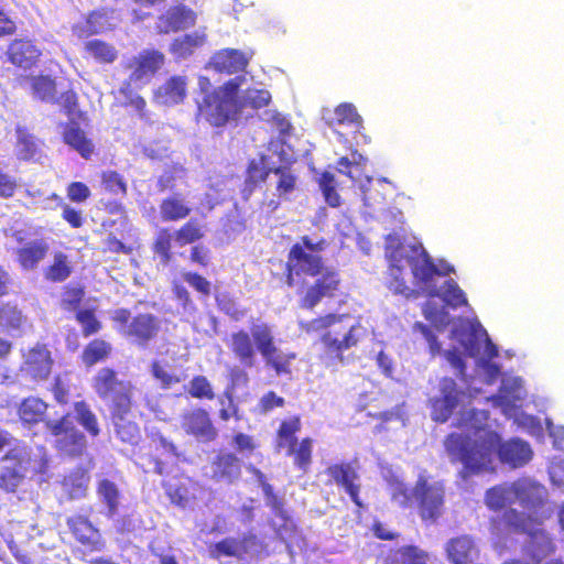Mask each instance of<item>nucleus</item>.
Here are the masks:
<instances>
[{"label": "nucleus", "mask_w": 564, "mask_h": 564, "mask_svg": "<svg viewBox=\"0 0 564 564\" xmlns=\"http://www.w3.org/2000/svg\"><path fill=\"white\" fill-rule=\"evenodd\" d=\"M485 503L491 511H503L489 520L490 533L499 540L510 534H525L529 538V554L535 562L551 555L555 545L549 533L541 528L549 514L547 488L531 477H520L510 484L497 485L485 494Z\"/></svg>", "instance_id": "f257e3e1"}, {"label": "nucleus", "mask_w": 564, "mask_h": 564, "mask_svg": "<svg viewBox=\"0 0 564 564\" xmlns=\"http://www.w3.org/2000/svg\"><path fill=\"white\" fill-rule=\"evenodd\" d=\"M444 448L452 463H460L459 475L463 479L487 470L492 463V454L497 453L499 460L512 468L527 465L533 452L527 442L512 438L501 442L495 431L485 432L475 443L460 433H449L444 438Z\"/></svg>", "instance_id": "f03ea898"}, {"label": "nucleus", "mask_w": 564, "mask_h": 564, "mask_svg": "<svg viewBox=\"0 0 564 564\" xmlns=\"http://www.w3.org/2000/svg\"><path fill=\"white\" fill-rule=\"evenodd\" d=\"M246 80V76H238L227 83L226 91L206 96L199 104V115L219 127L230 119H236L238 115L246 113V117H249L247 108L258 109L265 106L271 99L268 90L247 88L241 90L240 95V86Z\"/></svg>", "instance_id": "7ed1b4c3"}, {"label": "nucleus", "mask_w": 564, "mask_h": 564, "mask_svg": "<svg viewBox=\"0 0 564 564\" xmlns=\"http://www.w3.org/2000/svg\"><path fill=\"white\" fill-rule=\"evenodd\" d=\"M348 314L329 313L310 321L306 330L324 332L319 338L324 351L344 361V352L356 347L362 337V326L359 323L348 324Z\"/></svg>", "instance_id": "20e7f679"}, {"label": "nucleus", "mask_w": 564, "mask_h": 564, "mask_svg": "<svg viewBox=\"0 0 564 564\" xmlns=\"http://www.w3.org/2000/svg\"><path fill=\"white\" fill-rule=\"evenodd\" d=\"M408 264L415 281V285L425 292L429 297L440 296L438 289L433 283L435 275H448L454 272V267L442 262L437 267L424 247L412 245L408 254Z\"/></svg>", "instance_id": "39448f33"}, {"label": "nucleus", "mask_w": 564, "mask_h": 564, "mask_svg": "<svg viewBox=\"0 0 564 564\" xmlns=\"http://www.w3.org/2000/svg\"><path fill=\"white\" fill-rule=\"evenodd\" d=\"M31 467V448L17 442L0 460V489L14 492L24 481Z\"/></svg>", "instance_id": "423d86ee"}, {"label": "nucleus", "mask_w": 564, "mask_h": 564, "mask_svg": "<svg viewBox=\"0 0 564 564\" xmlns=\"http://www.w3.org/2000/svg\"><path fill=\"white\" fill-rule=\"evenodd\" d=\"M94 388L99 398L111 402V411H131V384L120 380L112 369L101 368L94 379Z\"/></svg>", "instance_id": "0eeeda50"}, {"label": "nucleus", "mask_w": 564, "mask_h": 564, "mask_svg": "<svg viewBox=\"0 0 564 564\" xmlns=\"http://www.w3.org/2000/svg\"><path fill=\"white\" fill-rule=\"evenodd\" d=\"M417 501L419 516L424 523H435L443 513L445 491L441 485H431L420 478L413 490Z\"/></svg>", "instance_id": "6e6552de"}, {"label": "nucleus", "mask_w": 564, "mask_h": 564, "mask_svg": "<svg viewBox=\"0 0 564 564\" xmlns=\"http://www.w3.org/2000/svg\"><path fill=\"white\" fill-rule=\"evenodd\" d=\"M164 55L154 50H144L133 56L127 65L130 70L128 86L138 89L145 86L154 74L163 66Z\"/></svg>", "instance_id": "1a4fd4ad"}, {"label": "nucleus", "mask_w": 564, "mask_h": 564, "mask_svg": "<svg viewBox=\"0 0 564 564\" xmlns=\"http://www.w3.org/2000/svg\"><path fill=\"white\" fill-rule=\"evenodd\" d=\"M341 293L339 272L334 269L322 270L302 297V307L312 310L322 301L333 300Z\"/></svg>", "instance_id": "9d476101"}, {"label": "nucleus", "mask_w": 564, "mask_h": 564, "mask_svg": "<svg viewBox=\"0 0 564 564\" xmlns=\"http://www.w3.org/2000/svg\"><path fill=\"white\" fill-rule=\"evenodd\" d=\"M324 474L327 476V486L336 485L344 489L358 509L364 508V502L360 498L361 485L359 484V475L351 463L340 462L330 464L325 468Z\"/></svg>", "instance_id": "9b49d317"}, {"label": "nucleus", "mask_w": 564, "mask_h": 564, "mask_svg": "<svg viewBox=\"0 0 564 564\" xmlns=\"http://www.w3.org/2000/svg\"><path fill=\"white\" fill-rule=\"evenodd\" d=\"M464 394L453 378L444 377L440 381V395L429 400L431 417L436 423H445L452 416Z\"/></svg>", "instance_id": "f8f14e48"}, {"label": "nucleus", "mask_w": 564, "mask_h": 564, "mask_svg": "<svg viewBox=\"0 0 564 564\" xmlns=\"http://www.w3.org/2000/svg\"><path fill=\"white\" fill-rule=\"evenodd\" d=\"M286 278L290 285L294 282V276L308 275L316 276L324 269V261L319 254H314L304 248L301 243H295L288 257Z\"/></svg>", "instance_id": "ddd939ff"}, {"label": "nucleus", "mask_w": 564, "mask_h": 564, "mask_svg": "<svg viewBox=\"0 0 564 564\" xmlns=\"http://www.w3.org/2000/svg\"><path fill=\"white\" fill-rule=\"evenodd\" d=\"M47 427L56 437L58 451L68 456H79L86 448L85 435L73 426L68 417L58 422H47Z\"/></svg>", "instance_id": "4468645a"}, {"label": "nucleus", "mask_w": 564, "mask_h": 564, "mask_svg": "<svg viewBox=\"0 0 564 564\" xmlns=\"http://www.w3.org/2000/svg\"><path fill=\"white\" fill-rule=\"evenodd\" d=\"M444 551L451 564H471L479 555L477 544L469 534L451 538L445 543Z\"/></svg>", "instance_id": "2eb2a0df"}, {"label": "nucleus", "mask_w": 564, "mask_h": 564, "mask_svg": "<svg viewBox=\"0 0 564 564\" xmlns=\"http://www.w3.org/2000/svg\"><path fill=\"white\" fill-rule=\"evenodd\" d=\"M161 327L160 319L152 314H139L124 327L123 335L132 338L139 346H145L156 337Z\"/></svg>", "instance_id": "dca6fc26"}, {"label": "nucleus", "mask_w": 564, "mask_h": 564, "mask_svg": "<svg viewBox=\"0 0 564 564\" xmlns=\"http://www.w3.org/2000/svg\"><path fill=\"white\" fill-rule=\"evenodd\" d=\"M53 360L43 345H36L24 355L21 371L34 380H43L51 373Z\"/></svg>", "instance_id": "f3484780"}, {"label": "nucleus", "mask_w": 564, "mask_h": 564, "mask_svg": "<svg viewBox=\"0 0 564 564\" xmlns=\"http://www.w3.org/2000/svg\"><path fill=\"white\" fill-rule=\"evenodd\" d=\"M67 525L75 539L91 551H102L105 549L106 543L99 530L87 518L83 516L68 518Z\"/></svg>", "instance_id": "a211bd4d"}, {"label": "nucleus", "mask_w": 564, "mask_h": 564, "mask_svg": "<svg viewBox=\"0 0 564 564\" xmlns=\"http://www.w3.org/2000/svg\"><path fill=\"white\" fill-rule=\"evenodd\" d=\"M196 22V13L184 4L171 7L159 18L158 29L161 33L184 30Z\"/></svg>", "instance_id": "6ab92c4d"}, {"label": "nucleus", "mask_w": 564, "mask_h": 564, "mask_svg": "<svg viewBox=\"0 0 564 564\" xmlns=\"http://www.w3.org/2000/svg\"><path fill=\"white\" fill-rule=\"evenodd\" d=\"M42 51L29 39H17L7 50L8 59L15 66L30 69L34 66Z\"/></svg>", "instance_id": "aec40b11"}, {"label": "nucleus", "mask_w": 564, "mask_h": 564, "mask_svg": "<svg viewBox=\"0 0 564 564\" xmlns=\"http://www.w3.org/2000/svg\"><path fill=\"white\" fill-rule=\"evenodd\" d=\"M489 419V413L486 410H477V409H467L462 410L459 415L455 422V426L462 429L466 432H470L474 434L475 438L471 440L469 434H462L463 436H468L471 443H475L479 440L485 432H489L490 430H485V425Z\"/></svg>", "instance_id": "412c9836"}, {"label": "nucleus", "mask_w": 564, "mask_h": 564, "mask_svg": "<svg viewBox=\"0 0 564 564\" xmlns=\"http://www.w3.org/2000/svg\"><path fill=\"white\" fill-rule=\"evenodd\" d=\"M183 426L188 434L202 442L213 441L217 435L208 413L200 409L185 415Z\"/></svg>", "instance_id": "4be33fe9"}, {"label": "nucleus", "mask_w": 564, "mask_h": 564, "mask_svg": "<svg viewBox=\"0 0 564 564\" xmlns=\"http://www.w3.org/2000/svg\"><path fill=\"white\" fill-rule=\"evenodd\" d=\"M254 543V536H243L242 539L227 538L210 545L209 555L215 560H220L223 556L240 558L250 552V546Z\"/></svg>", "instance_id": "5701e85b"}, {"label": "nucleus", "mask_w": 564, "mask_h": 564, "mask_svg": "<svg viewBox=\"0 0 564 564\" xmlns=\"http://www.w3.org/2000/svg\"><path fill=\"white\" fill-rule=\"evenodd\" d=\"M249 57L238 50L227 48L213 56L210 66L219 73L234 74L246 67Z\"/></svg>", "instance_id": "b1692460"}, {"label": "nucleus", "mask_w": 564, "mask_h": 564, "mask_svg": "<svg viewBox=\"0 0 564 564\" xmlns=\"http://www.w3.org/2000/svg\"><path fill=\"white\" fill-rule=\"evenodd\" d=\"M310 153L308 141L303 132L284 121V161L292 163Z\"/></svg>", "instance_id": "393cba45"}, {"label": "nucleus", "mask_w": 564, "mask_h": 564, "mask_svg": "<svg viewBox=\"0 0 564 564\" xmlns=\"http://www.w3.org/2000/svg\"><path fill=\"white\" fill-rule=\"evenodd\" d=\"M401 262H391L388 268L387 288L395 295H401L405 299H416L425 294L420 286L412 289L405 280L404 268L400 265Z\"/></svg>", "instance_id": "a878e982"}, {"label": "nucleus", "mask_w": 564, "mask_h": 564, "mask_svg": "<svg viewBox=\"0 0 564 564\" xmlns=\"http://www.w3.org/2000/svg\"><path fill=\"white\" fill-rule=\"evenodd\" d=\"M187 80L184 76H172L155 91V99L162 105H176L186 96Z\"/></svg>", "instance_id": "bb28decb"}, {"label": "nucleus", "mask_w": 564, "mask_h": 564, "mask_svg": "<svg viewBox=\"0 0 564 564\" xmlns=\"http://www.w3.org/2000/svg\"><path fill=\"white\" fill-rule=\"evenodd\" d=\"M430 553L417 545L406 544L393 550L382 564H429Z\"/></svg>", "instance_id": "cd10ccee"}, {"label": "nucleus", "mask_w": 564, "mask_h": 564, "mask_svg": "<svg viewBox=\"0 0 564 564\" xmlns=\"http://www.w3.org/2000/svg\"><path fill=\"white\" fill-rule=\"evenodd\" d=\"M90 476L84 468H76L64 477L62 481L63 494L69 500L83 499L87 495Z\"/></svg>", "instance_id": "c85d7f7f"}, {"label": "nucleus", "mask_w": 564, "mask_h": 564, "mask_svg": "<svg viewBox=\"0 0 564 564\" xmlns=\"http://www.w3.org/2000/svg\"><path fill=\"white\" fill-rule=\"evenodd\" d=\"M48 249L44 239L28 241L18 250L19 263L24 270H32L45 258Z\"/></svg>", "instance_id": "c756f323"}, {"label": "nucleus", "mask_w": 564, "mask_h": 564, "mask_svg": "<svg viewBox=\"0 0 564 564\" xmlns=\"http://www.w3.org/2000/svg\"><path fill=\"white\" fill-rule=\"evenodd\" d=\"M286 455L291 456L294 466L302 473H306L312 464L313 440L304 437L302 441L292 438L286 442Z\"/></svg>", "instance_id": "7c9ffc66"}, {"label": "nucleus", "mask_w": 564, "mask_h": 564, "mask_svg": "<svg viewBox=\"0 0 564 564\" xmlns=\"http://www.w3.org/2000/svg\"><path fill=\"white\" fill-rule=\"evenodd\" d=\"M239 475V459L234 454H221L212 465V476L217 481L232 482Z\"/></svg>", "instance_id": "2f4dec72"}, {"label": "nucleus", "mask_w": 564, "mask_h": 564, "mask_svg": "<svg viewBox=\"0 0 564 564\" xmlns=\"http://www.w3.org/2000/svg\"><path fill=\"white\" fill-rule=\"evenodd\" d=\"M96 492L99 501L107 507V516L112 518L117 513L121 500L118 486L105 478L98 481Z\"/></svg>", "instance_id": "473e14b6"}, {"label": "nucleus", "mask_w": 564, "mask_h": 564, "mask_svg": "<svg viewBox=\"0 0 564 564\" xmlns=\"http://www.w3.org/2000/svg\"><path fill=\"white\" fill-rule=\"evenodd\" d=\"M130 412L111 411L116 435L124 443L134 444L140 437L138 425L128 419Z\"/></svg>", "instance_id": "72a5a7b5"}, {"label": "nucleus", "mask_w": 564, "mask_h": 564, "mask_svg": "<svg viewBox=\"0 0 564 564\" xmlns=\"http://www.w3.org/2000/svg\"><path fill=\"white\" fill-rule=\"evenodd\" d=\"M269 172H274L279 180L276 182V188H282V174H281V165H275L274 162H270V158L263 155L259 161H252L248 169V178L247 181L257 184L259 181L264 180Z\"/></svg>", "instance_id": "f704fd0d"}, {"label": "nucleus", "mask_w": 564, "mask_h": 564, "mask_svg": "<svg viewBox=\"0 0 564 564\" xmlns=\"http://www.w3.org/2000/svg\"><path fill=\"white\" fill-rule=\"evenodd\" d=\"M39 150V141L30 134L25 128L18 126L15 147L17 156L24 161L35 160Z\"/></svg>", "instance_id": "c9c22d12"}, {"label": "nucleus", "mask_w": 564, "mask_h": 564, "mask_svg": "<svg viewBox=\"0 0 564 564\" xmlns=\"http://www.w3.org/2000/svg\"><path fill=\"white\" fill-rule=\"evenodd\" d=\"M64 140L85 159H88L94 152V144L75 123H70L66 127Z\"/></svg>", "instance_id": "e433bc0d"}, {"label": "nucleus", "mask_w": 564, "mask_h": 564, "mask_svg": "<svg viewBox=\"0 0 564 564\" xmlns=\"http://www.w3.org/2000/svg\"><path fill=\"white\" fill-rule=\"evenodd\" d=\"M86 26L87 30H83L80 24H75L73 28V32L78 37H86L91 34L100 33L109 28L112 26V24L109 21V17L107 12L104 11H95L88 15L86 19Z\"/></svg>", "instance_id": "4c0bfd02"}, {"label": "nucleus", "mask_w": 564, "mask_h": 564, "mask_svg": "<svg viewBox=\"0 0 564 564\" xmlns=\"http://www.w3.org/2000/svg\"><path fill=\"white\" fill-rule=\"evenodd\" d=\"M252 336L258 345V349L261 351L263 357L272 362L278 373L281 371V364L273 360V352L275 348L272 345V336L270 329L264 325H257L252 328Z\"/></svg>", "instance_id": "58836bf2"}, {"label": "nucleus", "mask_w": 564, "mask_h": 564, "mask_svg": "<svg viewBox=\"0 0 564 564\" xmlns=\"http://www.w3.org/2000/svg\"><path fill=\"white\" fill-rule=\"evenodd\" d=\"M231 349L242 365L248 367L252 366L256 352L251 338L246 332L232 334Z\"/></svg>", "instance_id": "ea45409f"}, {"label": "nucleus", "mask_w": 564, "mask_h": 564, "mask_svg": "<svg viewBox=\"0 0 564 564\" xmlns=\"http://www.w3.org/2000/svg\"><path fill=\"white\" fill-rule=\"evenodd\" d=\"M29 84L34 98L46 102H54L56 99V85L50 76H36L29 78Z\"/></svg>", "instance_id": "a19ab883"}, {"label": "nucleus", "mask_w": 564, "mask_h": 564, "mask_svg": "<svg viewBox=\"0 0 564 564\" xmlns=\"http://www.w3.org/2000/svg\"><path fill=\"white\" fill-rule=\"evenodd\" d=\"M317 184L329 207L337 208L341 205V198L337 192V181L332 172H322L318 176Z\"/></svg>", "instance_id": "79ce46f5"}, {"label": "nucleus", "mask_w": 564, "mask_h": 564, "mask_svg": "<svg viewBox=\"0 0 564 564\" xmlns=\"http://www.w3.org/2000/svg\"><path fill=\"white\" fill-rule=\"evenodd\" d=\"M205 42V33L195 31L176 39L172 44V52L178 57H186Z\"/></svg>", "instance_id": "37998d69"}, {"label": "nucleus", "mask_w": 564, "mask_h": 564, "mask_svg": "<svg viewBox=\"0 0 564 564\" xmlns=\"http://www.w3.org/2000/svg\"><path fill=\"white\" fill-rule=\"evenodd\" d=\"M411 247L412 246H409L406 250L403 240L398 232H390L384 238V253L389 263L402 262L403 259L408 261V254Z\"/></svg>", "instance_id": "c03bdc74"}, {"label": "nucleus", "mask_w": 564, "mask_h": 564, "mask_svg": "<svg viewBox=\"0 0 564 564\" xmlns=\"http://www.w3.org/2000/svg\"><path fill=\"white\" fill-rule=\"evenodd\" d=\"M47 409V404L39 398H28L25 399L20 408L19 415L21 420L25 423H36L44 415Z\"/></svg>", "instance_id": "a18cd8bd"}, {"label": "nucleus", "mask_w": 564, "mask_h": 564, "mask_svg": "<svg viewBox=\"0 0 564 564\" xmlns=\"http://www.w3.org/2000/svg\"><path fill=\"white\" fill-rule=\"evenodd\" d=\"M191 209L183 199L171 197L162 202L160 213L165 221H173L185 218Z\"/></svg>", "instance_id": "49530a36"}, {"label": "nucleus", "mask_w": 564, "mask_h": 564, "mask_svg": "<svg viewBox=\"0 0 564 564\" xmlns=\"http://www.w3.org/2000/svg\"><path fill=\"white\" fill-rule=\"evenodd\" d=\"M86 52L100 63H112L118 52L115 46L100 40H91L85 43Z\"/></svg>", "instance_id": "de8ad7c7"}, {"label": "nucleus", "mask_w": 564, "mask_h": 564, "mask_svg": "<svg viewBox=\"0 0 564 564\" xmlns=\"http://www.w3.org/2000/svg\"><path fill=\"white\" fill-rule=\"evenodd\" d=\"M334 120L337 124L351 126L356 129L362 128V118L352 104L344 102L334 110Z\"/></svg>", "instance_id": "09e8293b"}, {"label": "nucleus", "mask_w": 564, "mask_h": 564, "mask_svg": "<svg viewBox=\"0 0 564 564\" xmlns=\"http://www.w3.org/2000/svg\"><path fill=\"white\" fill-rule=\"evenodd\" d=\"M75 417L84 429L93 436L99 434V425L96 415L85 402H76L74 406Z\"/></svg>", "instance_id": "8fccbe9b"}, {"label": "nucleus", "mask_w": 564, "mask_h": 564, "mask_svg": "<svg viewBox=\"0 0 564 564\" xmlns=\"http://www.w3.org/2000/svg\"><path fill=\"white\" fill-rule=\"evenodd\" d=\"M441 296L446 305L451 306L452 308H457L468 304L464 291L453 279L445 281Z\"/></svg>", "instance_id": "3c124183"}, {"label": "nucleus", "mask_w": 564, "mask_h": 564, "mask_svg": "<svg viewBox=\"0 0 564 564\" xmlns=\"http://www.w3.org/2000/svg\"><path fill=\"white\" fill-rule=\"evenodd\" d=\"M25 322V316L17 305L7 303L0 306V326L4 328H20Z\"/></svg>", "instance_id": "603ef678"}, {"label": "nucleus", "mask_w": 564, "mask_h": 564, "mask_svg": "<svg viewBox=\"0 0 564 564\" xmlns=\"http://www.w3.org/2000/svg\"><path fill=\"white\" fill-rule=\"evenodd\" d=\"M111 350L108 343L101 339L93 340L83 352V361L87 366H93L96 362L105 359Z\"/></svg>", "instance_id": "864d4df0"}, {"label": "nucleus", "mask_w": 564, "mask_h": 564, "mask_svg": "<svg viewBox=\"0 0 564 564\" xmlns=\"http://www.w3.org/2000/svg\"><path fill=\"white\" fill-rule=\"evenodd\" d=\"M70 274L67 257L62 252L55 253L54 263L47 271V278L53 281H64Z\"/></svg>", "instance_id": "5fc2aeb1"}, {"label": "nucleus", "mask_w": 564, "mask_h": 564, "mask_svg": "<svg viewBox=\"0 0 564 564\" xmlns=\"http://www.w3.org/2000/svg\"><path fill=\"white\" fill-rule=\"evenodd\" d=\"M203 237L200 227L198 224L188 221L180 230L175 232V242L180 246L195 242Z\"/></svg>", "instance_id": "6e6d98bb"}, {"label": "nucleus", "mask_w": 564, "mask_h": 564, "mask_svg": "<svg viewBox=\"0 0 564 564\" xmlns=\"http://www.w3.org/2000/svg\"><path fill=\"white\" fill-rule=\"evenodd\" d=\"M192 397L194 398H206L213 399L214 392L210 382L204 376H197L192 379L189 382V390Z\"/></svg>", "instance_id": "4d7b16f0"}, {"label": "nucleus", "mask_w": 564, "mask_h": 564, "mask_svg": "<svg viewBox=\"0 0 564 564\" xmlns=\"http://www.w3.org/2000/svg\"><path fill=\"white\" fill-rule=\"evenodd\" d=\"M171 242L172 235L169 232V230H160L155 239L154 251L161 257V261L165 264L171 260Z\"/></svg>", "instance_id": "13d9d810"}, {"label": "nucleus", "mask_w": 564, "mask_h": 564, "mask_svg": "<svg viewBox=\"0 0 564 564\" xmlns=\"http://www.w3.org/2000/svg\"><path fill=\"white\" fill-rule=\"evenodd\" d=\"M181 276L189 286L202 295L208 296L210 294L212 284L204 276L193 272H182Z\"/></svg>", "instance_id": "bf43d9fd"}, {"label": "nucleus", "mask_w": 564, "mask_h": 564, "mask_svg": "<svg viewBox=\"0 0 564 564\" xmlns=\"http://www.w3.org/2000/svg\"><path fill=\"white\" fill-rule=\"evenodd\" d=\"M413 327L415 330H419L427 341L431 355L433 357L438 355L441 352V344L434 332L427 325L420 322L415 323Z\"/></svg>", "instance_id": "052dcab7"}, {"label": "nucleus", "mask_w": 564, "mask_h": 564, "mask_svg": "<svg viewBox=\"0 0 564 564\" xmlns=\"http://www.w3.org/2000/svg\"><path fill=\"white\" fill-rule=\"evenodd\" d=\"M102 183L106 189L113 194L126 193V184L117 172H105L102 174Z\"/></svg>", "instance_id": "680f3d73"}, {"label": "nucleus", "mask_w": 564, "mask_h": 564, "mask_svg": "<svg viewBox=\"0 0 564 564\" xmlns=\"http://www.w3.org/2000/svg\"><path fill=\"white\" fill-rule=\"evenodd\" d=\"M173 292H174L176 299L178 300V302L181 303L184 313L192 315L196 312V306H195L194 302L192 301L189 292L187 291V289L185 286L180 285V284H174Z\"/></svg>", "instance_id": "e2e57ef3"}, {"label": "nucleus", "mask_w": 564, "mask_h": 564, "mask_svg": "<svg viewBox=\"0 0 564 564\" xmlns=\"http://www.w3.org/2000/svg\"><path fill=\"white\" fill-rule=\"evenodd\" d=\"M77 319L82 324L86 336H89L99 329V323L90 311L78 312Z\"/></svg>", "instance_id": "0e129e2a"}, {"label": "nucleus", "mask_w": 564, "mask_h": 564, "mask_svg": "<svg viewBox=\"0 0 564 564\" xmlns=\"http://www.w3.org/2000/svg\"><path fill=\"white\" fill-rule=\"evenodd\" d=\"M153 377L161 382L162 388L167 389L178 382V379L169 373L159 362L152 365Z\"/></svg>", "instance_id": "69168bd1"}, {"label": "nucleus", "mask_w": 564, "mask_h": 564, "mask_svg": "<svg viewBox=\"0 0 564 564\" xmlns=\"http://www.w3.org/2000/svg\"><path fill=\"white\" fill-rule=\"evenodd\" d=\"M445 357L451 366L456 369L457 376L463 379L465 377L466 364L460 352L456 349H451L445 351Z\"/></svg>", "instance_id": "338daca9"}, {"label": "nucleus", "mask_w": 564, "mask_h": 564, "mask_svg": "<svg viewBox=\"0 0 564 564\" xmlns=\"http://www.w3.org/2000/svg\"><path fill=\"white\" fill-rule=\"evenodd\" d=\"M68 196L74 202H83L89 196V189L83 183H73L68 187Z\"/></svg>", "instance_id": "774afa93"}]
</instances>
